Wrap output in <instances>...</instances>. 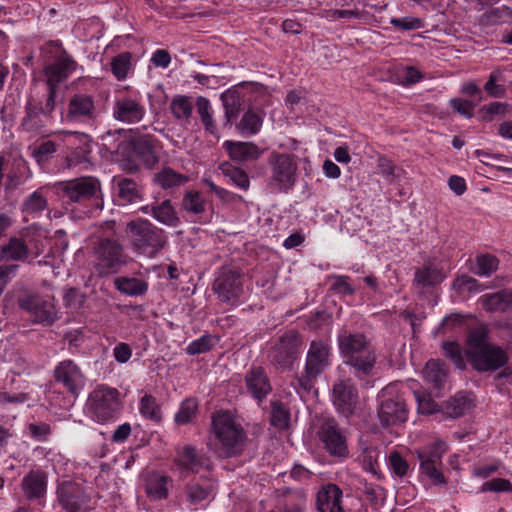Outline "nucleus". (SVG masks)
Returning <instances> with one entry per match:
<instances>
[{
  "instance_id": "72a5a7b5",
  "label": "nucleus",
  "mask_w": 512,
  "mask_h": 512,
  "mask_svg": "<svg viewBox=\"0 0 512 512\" xmlns=\"http://www.w3.org/2000/svg\"><path fill=\"white\" fill-rule=\"evenodd\" d=\"M153 181L163 189H171L186 183L188 177L176 172L170 167H165L154 174Z\"/></svg>"
},
{
  "instance_id": "473e14b6",
  "label": "nucleus",
  "mask_w": 512,
  "mask_h": 512,
  "mask_svg": "<svg viewBox=\"0 0 512 512\" xmlns=\"http://www.w3.org/2000/svg\"><path fill=\"white\" fill-rule=\"evenodd\" d=\"M169 478L159 473H152L146 479L145 492L153 500L164 499L168 495Z\"/></svg>"
},
{
  "instance_id": "4be33fe9",
  "label": "nucleus",
  "mask_w": 512,
  "mask_h": 512,
  "mask_svg": "<svg viewBox=\"0 0 512 512\" xmlns=\"http://www.w3.org/2000/svg\"><path fill=\"white\" fill-rule=\"evenodd\" d=\"M343 492L335 484L323 486L316 495V508L318 512H344L342 506Z\"/></svg>"
},
{
  "instance_id": "a18cd8bd",
  "label": "nucleus",
  "mask_w": 512,
  "mask_h": 512,
  "mask_svg": "<svg viewBox=\"0 0 512 512\" xmlns=\"http://www.w3.org/2000/svg\"><path fill=\"white\" fill-rule=\"evenodd\" d=\"M182 208L188 213L199 215L205 212L206 203L198 191H186L182 198Z\"/></svg>"
},
{
  "instance_id": "393cba45",
  "label": "nucleus",
  "mask_w": 512,
  "mask_h": 512,
  "mask_svg": "<svg viewBox=\"0 0 512 512\" xmlns=\"http://www.w3.org/2000/svg\"><path fill=\"white\" fill-rule=\"evenodd\" d=\"M223 147L233 161L240 163L256 161L262 154L253 142L225 141Z\"/></svg>"
},
{
  "instance_id": "c03bdc74",
  "label": "nucleus",
  "mask_w": 512,
  "mask_h": 512,
  "mask_svg": "<svg viewBox=\"0 0 512 512\" xmlns=\"http://www.w3.org/2000/svg\"><path fill=\"white\" fill-rule=\"evenodd\" d=\"M223 175L228 177L232 183H234L237 187L242 190H247L250 186V181L247 173L228 162H224L219 166Z\"/></svg>"
},
{
  "instance_id": "9b49d317",
  "label": "nucleus",
  "mask_w": 512,
  "mask_h": 512,
  "mask_svg": "<svg viewBox=\"0 0 512 512\" xmlns=\"http://www.w3.org/2000/svg\"><path fill=\"white\" fill-rule=\"evenodd\" d=\"M268 164L271 181L280 191L287 192L295 185L298 166L294 155L273 152L269 157Z\"/></svg>"
},
{
  "instance_id": "6e6d98bb",
  "label": "nucleus",
  "mask_w": 512,
  "mask_h": 512,
  "mask_svg": "<svg viewBox=\"0 0 512 512\" xmlns=\"http://www.w3.org/2000/svg\"><path fill=\"white\" fill-rule=\"evenodd\" d=\"M388 466L390 470L399 478L404 477L409 469L408 462L402 457V455L394 450L388 456Z\"/></svg>"
},
{
  "instance_id": "39448f33",
  "label": "nucleus",
  "mask_w": 512,
  "mask_h": 512,
  "mask_svg": "<svg viewBox=\"0 0 512 512\" xmlns=\"http://www.w3.org/2000/svg\"><path fill=\"white\" fill-rule=\"evenodd\" d=\"M331 350L327 341L313 340L307 351L304 371L301 376L295 378L293 385L306 392L310 391L316 379L330 366Z\"/></svg>"
},
{
  "instance_id": "864d4df0",
  "label": "nucleus",
  "mask_w": 512,
  "mask_h": 512,
  "mask_svg": "<svg viewBox=\"0 0 512 512\" xmlns=\"http://www.w3.org/2000/svg\"><path fill=\"white\" fill-rule=\"evenodd\" d=\"M444 354L446 357L451 359V361L455 364V366L464 370L466 368V360L463 355L461 346L456 342H444L443 345Z\"/></svg>"
},
{
  "instance_id": "cd10ccee",
  "label": "nucleus",
  "mask_w": 512,
  "mask_h": 512,
  "mask_svg": "<svg viewBox=\"0 0 512 512\" xmlns=\"http://www.w3.org/2000/svg\"><path fill=\"white\" fill-rule=\"evenodd\" d=\"M446 278L441 268L429 262L421 268H417L414 273L413 285L417 289L432 288L441 284Z\"/></svg>"
},
{
  "instance_id": "4468645a",
  "label": "nucleus",
  "mask_w": 512,
  "mask_h": 512,
  "mask_svg": "<svg viewBox=\"0 0 512 512\" xmlns=\"http://www.w3.org/2000/svg\"><path fill=\"white\" fill-rule=\"evenodd\" d=\"M213 290L223 302H236L243 292L242 274L240 270L222 267L214 281Z\"/></svg>"
},
{
  "instance_id": "09e8293b",
  "label": "nucleus",
  "mask_w": 512,
  "mask_h": 512,
  "mask_svg": "<svg viewBox=\"0 0 512 512\" xmlns=\"http://www.w3.org/2000/svg\"><path fill=\"white\" fill-rule=\"evenodd\" d=\"M139 412L140 414L151 421L160 422L161 421V410L155 397L149 394H145L139 404Z\"/></svg>"
},
{
  "instance_id": "4d7b16f0",
  "label": "nucleus",
  "mask_w": 512,
  "mask_h": 512,
  "mask_svg": "<svg viewBox=\"0 0 512 512\" xmlns=\"http://www.w3.org/2000/svg\"><path fill=\"white\" fill-rule=\"evenodd\" d=\"M479 287L478 281L466 274L457 276L452 283V288L459 294L478 291Z\"/></svg>"
},
{
  "instance_id": "2f4dec72",
  "label": "nucleus",
  "mask_w": 512,
  "mask_h": 512,
  "mask_svg": "<svg viewBox=\"0 0 512 512\" xmlns=\"http://www.w3.org/2000/svg\"><path fill=\"white\" fill-rule=\"evenodd\" d=\"M423 374L428 383L436 389H441L444 387L448 372L443 362L431 359L426 363Z\"/></svg>"
},
{
  "instance_id": "423d86ee",
  "label": "nucleus",
  "mask_w": 512,
  "mask_h": 512,
  "mask_svg": "<svg viewBox=\"0 0 512 512\" xmlns=\"http://www.w3.org/2000/svg\"><path fill=\"white\" fill-rule=\"evenodd\" d=\"M86 405L90 416L96 422L105 424L114 421L122 409L120 392L104 384L98 385L89 394Z\"/></svg>"
},
{
  "instance_id": "c756f323",
  "label": "nucleus",
  "mask_w": 512,
  "mask_h": 512,
  "mask_svg": "<svg viewBox=\"0 0 512 512\" xmlns=\"http://www.w3.org/2000/svg\"><path fill=\"white\" fill-rule=\"evenodd\" d=\"M117 191V197L121 204H132L141 200L143 188L135 180L121 177L114 179Z\"/></svg>"
},
{
  "instance_id": "13d9d810",
  "label": "nucleus",
  "mask_w": 512,
  "mask_h": 512,
  "mask_svg": "<svg viewBox=\"0 0 512 512\" xmlns=\"http://www.w3.org/2000/svg\"><path fill=\"white\" fill-rule=\"evenodd\" d=\"M214 346V339L211 335H203L192 341L187 347L186 352L189 355H198L210 351Z\"/></svg>"
},
{
  "instance_id": "bf43d9fd",
  "label": "nucleus",
  "mask_w": 512,
  "mask_h": 512,
  "mask_svg": "<svg viewBox=\"0 0 512 512\" xmlns=\"http://www.w3.org/2000/svg\"><path fill=\"white\" fill-rule=\"evenodd\" d=\"M485 17L491 25L505 23L512 19V10L507 6L497 7L486 13Z\"/></svg>"
},
{
  "instance_id": "79ce46f5",
  "label": "nucleus",
  "mask_w": 512,
  "mask_h": 512,
  "mask_svg": "<svg viewBox=\"0 0 512 512\" xmlns=\"http://www.w3.org/2000/svg\"><path fill=\"white\" fill-rule=\"evenodd\" d=\"M48 201L40 188L28 195L22 202L21 210L26 214H38L47 208Z\"/></svg>"
},
{
  "instance_id": "3c124183",
  "label": "nucleus",
  "mask_w": 512,
  "mask_h": 512,
  "mask_svg": "<svg viewBox=\"0 0 512 512\" xmlns=\"http://www.w3.org/2000/svg\"><path fill=\"white\" fill-rule=\"evenodd\" d=\"M132 55L130 52H122L113 57L111 61V71L117 80H124L131 68Z\"/></svg>"
},
{
  "instance_id": "f257e3e1",
  "label": "nucleus",
  "mask_w": 512,
  "mask_h": 512,
  "mask_svg": "<svg viewBox=\"0 0 512 512\" xmlns=\"http://www.w3.org/2000/svg\"><path fill=\"white\" fill-rule=\"evenodd\" d=\"M247 435L242 425L228 411L211 415L208 447L219 457L238 456L244 450Z\"/></svg>"
},
{
  "instance_id": "603ef678",
  "label": "nucleus",
  "mask_w": 512,
  "mask_h": 512,
  "mask_svg": "<svg viewBox=\"0 0 512 512\" xmlns=\"http://www.w3.org/2000/svg\"><path fill=\"white\" fill-rule=\"evenodd\" d=\"M134 150L147 166L151 167L158 162V157L154 151V146L149 140H137L134 144Z\"/></svg>"
},
{
  "instance_id": "b1692460",
  "label": "nucleus",
  "mask_w": 512,
  "mask_h": 512,
  "mask_svg": "<svg viewBox=\"0 0 512 512\" xmlns=\"http://www.w3.org/2000/svg\"><path fill=\"white\" fill-rule=\"evenodd\" d=\"M215 490V482L207 476H201L186 485L185 502L190 506H196L209 499Z\"/></svg>"
},
{
  "instance_id": "e2e57ef3",
  "label": "nucleus",
  "mask_w": 512,
  "mask_h": 512,
  "mask_svg": "<svg viewBox=\"0 0 512 512\" xmlns=\"http://www.w3.org/2000/svg\"><path fill=\"white\" fill-rule=\"evenodd\" d=\"M331 279L334 281L331 290L335 293L343 295H353L355 293V289L349 284L350 278L348 276L333 275Z\"/></svg>"
},
{
  "instance_id": "a19ab883",
  "label": "nucleus",
  "mask_w": 512,
  "mask_h": 512,
  "mask_svg": "<svg viewBox=\"0 0 512 512\" xmlns=\"http://www.w3.org/2000/svg\"><path fill=\"white\" fill-rule=\"evenodd\" d=\"M443 446V442L437 441L433 443V445L419 450L417 455L420 462V468L425 467L426 464L441 465V459L444 452L442 449Z\"/></svg>"
},
{
  "instance_id": "9d476101",
  "label": "nucleus",
  "mask_w": 512,
  "mask_h": 512,
  "mask_svg": "<svg viewBox=\"0 0 512 512\" xmlns=\"http://www.w3.org/2000/svg\"><path fill=\"white\" fill-rule=\"evenodd\" d=\"M301 337L296 331L280 336L268 351V360L278 371L292 368L301 348Z\"/></svg>"
},
{
  "instance_id": "37998d69",
  "label": "nucleus",
  "mask_w": 512,
  "mask_h": 512,
  "mask_svg": "<svg viewBox=\"0 0 512 512\" xmlns=\"http://www.w3.org/2000/svg\"><path fill=\"white\" fill-rule=\"evenodd\" d=\"M271 425L278 429H286L290 422V411L281 401H271Z\"/></svg>"
},
{
  "instance_id": "8fccbe9b",
  "label": "nucleus",
  "mask_w": 512,
  "mask_h": 512,
  "mask_svg": "<svg viewBox=\"0 0 512 512\" xmlns=\"http://www.w3.org/2000/svg\"><path fill=\"white\" fill-rule=\"evenodd\" d=\"M197 111L205 130L211 134L216 133V126L213 121V111L210 101L205 97H198L196 101Z\"/></svg>"
},
{
  "instance_id": "a878e982",
  "label": "nucleus",
  "mask_w": 512,
  "mask_h": 512,
  "mask_svg": "<svg viewBox=\"0 0 512 512\" xmlns=\"http://www.w3.org/2000/svg\"><path fill=\"white\" fill-rule=\"evenodd\" d=\"M21 488L28 500L43 498L47 489L46 474L41 470H31L23 477Z\"/></svg>"
},
{
  "instance_id": "1a4fd4ad",
  "label": "nucleus",
  "mask_w": 512,
  "mask_h": 512,
  "mask_svg": "<svg viewBox=\"0 0 512 512\" xmlns=\"http://www.w3.org/2000/svg\"><path fill=\"white\" fill-rule=\"evenodd\" d=\"M316 434L329 455L345 459L349 455L347 439L335 418L322 416L316 422Z\"/></svg>"
},
{
  "instance_id": "412c9836",
  "label": "nucleus",
  "mask_w": 512,
  "mask_h": 512,
  "mask_svg": "<svg viewBox=\"0 0 512 512\" xmlns=\"http://www.w3.org/2000/svg\"><path fill=\"white\" fill-rule=\"evenodd\" d=\"M247 392L258 402L263 401L272 391L267 373L261 366H253L245 375Z\"/></svg>"
},
{
  "instance_id": "6e6552de",
  "label": "nucleus",
  "mask_w": 512,
  "mask_h": 512,
  "mask_svg": "<svg viewBox=\"0 0 512 512\" xmlns=\"http://www.w3.org/2000/svg\"><path fill=\"white\" fill-rule=\"evenodd\" d=\"M94 256V268L99 276L115 274L126 264L124 247L116 239H99L94 246Z\"/></svg>"
},
{
  "instance_id": "f3484780",
  "label": "nucleus",
  "mask_w": 512,
  "mask_h": 512,
  "mask_svg": "<svg viewBox=\"0 0 512 512\" xmlns=\"http://www.w3.org/2000/svg\"><path fill=\"white\" fill-rule=\"evenodd\" d=\"M97 117L95 102L92 96L78 93L69 99L67 112L63 120L71 123H87Z\"/></svg>"
},
{
  "instance_id": "a211bd4d",
  "label": "nucleus",
  "mask_w": 512,
  "mask_h": 512,
  "mask_svg": "<svg viewBox=\"0 0 512 512\" xmlns=\"http://www.w3.org/2000/svg\"><path fill=\"white\" fill-rule=\"evenodd\" d=\"M54 378L74 397H77L85 386L84 374L78 365L69 359L57 364L54 369Z\"/></svg>"
},
{
  "instance_id": "f03ea898",
  "label": "nucleus",
  "mask_w": 512,
  "mask_h": 512,
  "mask_svg": "<svg viewBox=\"0 0 512 512\" xmlns=\"http://www.w3.org/2000/svg\"><path fill=\"white\" fill-rule=\"evenodd\" d=\"M337 343L343 363L359 380L372 375L377 356L371 341L363 333L343 328L338 332Z\"/></svg>"
},
{
  "instance_id": "c85d7f7f",
  "label": "nucleus",
  "mask_w": 512,
  "mask_h": 512,
  "mask_svg": "<svg viewBox=\"0 0 512 512\" xmlns=\"http://www.w3.org/2000/svg\"><path fill=\"white\" fill-rule=\"evenodd\" d=\"M30 248L20 237H10L8 242L0 247V260L6 262H28Z\"/></svg>"
},
{
  "instance_id": "49530a36",
  "label": "nucleus",
  "mask_w": 512,
  "mask_h": 512,
  "mask_svg": "<svg viewBox=\"0 0 512 512\" xmlns=\"http://www.w3.org/2000/svg\"><path fill=\"white\" fill-rule=\"evenodd\" d=\"M377 167L380 174L389 182L394 183L395 181L402 178L404 170L395 165L392 160L385 156H380L377 159Z\"/></svg>"
},
{
  "instance_id": "bb28decb",
  "label": "nucleus",
  "mask_w": 512,
  "mask_h": 512,
  "mask_svg": "<svg viewBox=\"0 0 512 512\" xmlns=\"http://www.w3.org/2000/svg\"><path fill=\"white\" fill-rule=\"evenodd\" d=\"M177 465L186 472L198 473L203 469L210 468L209 458L199 454L192 446H185L178 454Z\"/></svg>"
},
{
  "instance_id": "ea45409f",
  "label": "nucleus",
  "mask_w": 512,
  "mask_h": 512,
  "mask_svg": "<svg viewBox=\"0 0 512 512\" xmlns=\"http://www.w3.org/2000/svg\"><path fill=\"white\" fill-rule=\"evenodd\" d=\"M221 101L225 110L226 123L234 121L241 109V98L238 91L227 90L221 94Z\"/></svg>"
},
{
  "instance_id": "6ab92c4d",
  "label": "nucleus",
  "mask_w": 512,
  "mask_h": 512,
  "mask_svg": "<svg viewBox=\"0 0 512 512\" xmlns=\"http://www.w3.org/2000/svg\"><path fill=\"white\" fill-rule=\"evenodd\" d=\"M57 500L66 512H81L89 502V497L80 484L65 481L58 485Z\"/></svg>"
},
{
  "instance_id": "f704fd0d",
  "label": "nucleus",
  "mask_w": 512,
  "mask_h": 512,
  "mask_svg": "<svg viewBox=\"0 0 512 512\" xmlns=\"http://www.w3.org/2000/svg\"><path fill=\"white\" fill-rule=\"evenodd\" d=\"M262 123V115L253 109H249L243 114L236 127L242 135L249 136L257 134L262 127Z\"/></svg>"
},
{
  "instance_id": "5701e85b",
  "label": "nucleus",
  "mask_w": 512,
  "mask_h": 512,
  "mask_svg": "<svg viewBox=\"0 0 512 512\" xmlns=\"http://www.w3.org/2000/svg\"><path fill=\"white\" fill-rule=\"evenodd\" d=\"M144 214L152 216L158 223L176 227L180 224V218L169 199L163 200L161 203L154 202L140 208Z\"/></svg>"
},
{
  "instance_id": "69168bd1",
  "label": "nucleus",
  "mask_w": 512,
  "mask_h": 512,
  "mask_svg": "<svg viewBox=\"0 0 512 512\" xmlns=\"http://www.w3.org/2000/svg\"><path fill=\"white\" fill-rule=\"evenodd\" d=\"M512 490L511 483L507 479L494 478L483 483L481 492H507Z\"/></svg>"
},
{
  "instance_id": "5fc2aeb1",
  "label": "nucleus",
  "mask_w": 512,
  "mask_h": 512,
  "mask_svg": "<svg viewBox=\"0 0 512 512\" xmlns=\"http://www.w3.org/2000/svg\"><path fill=\"white\" fill-rule=\"evenodd\" d=\"M197 402L193 399H187L182 402L178 412L175 414V422L180 425L192 421L197 412Z\"/></svg>"
},
{
  "instance_id": "aec40b11",
  "label": "nucleus",
  "mask_w": 512,
  "mask_h": 512,
  "mask_svg": "<svg viewBox=\"0 0 512 512\" xmlns=\"http://www.w3.org/2000/svg\"><path fill=\"white\" fill-rule=\"evenodd\" d=\"M332 402L337 412L348 418L354 414L358 392L350 380H338L332 388Z\"/></svg>"
},
{
  "instance_id": "052dcab7",
  "label": "nucleus",
  "mask_w": 512,
  "mask_h": 512,
  "mask_svg": "<svg viewBox=\"0 0 512 512\" xmlns=\"http://www.w3.org/2000/svg\"><path fill=\"white\" fill-rule=\"evenodd\" d=\"M56 152V144L51 140L44 141L33 150V157L38 163L48 161Z\"/></svg>"
},
{
  "instance_id": "0eeeda50",
  "label": "nucleus",
  "mask_w": 512,
  "mask_h": 512,
  "mask_svg": "<svg viewBox=\"0 0 512 512\" xmlns=\"http://www.w3.org/2000/svg\"><path fill=\"white\" fill-rule=\"evenodd\" d=\"M377 416L383 427L395 426L406 422L408 408L406 401L396 386L389 385L378 394Z\"/></svg>"
},
{
  "instance_id": "338daca9",
  "label": "nucleus",
  "mask_w": 512,
  "mask_h": 512,
  "mask_svg": "<svg viewBox=\"0 0 512 512\" xmlns=\"http://www.w3.org/2000/svg\"><path fill=\"white\" fill-rule=\"evenodd\" d=\"M439 466L440 465L426 464L425 467H422L420 469L421 473L428 477L434 485L444 486L446 485L447 481L442 472L439 470Z\"/></svg>"
},
{
  "instance_id": "f8f14e48",
  "label": "nucleus",
  "mask_w": 512,
  "mask_h": 512,
  "mask_svg": "<svg viewBox=\"0 0 512 512\" xmlns=\"http://www.w3.org/2000/svg\"><path fill=\"white\" fill-rule=\"evenodd\" d=\"M58 189L69 203H85L101 194L100 181L90 176L58 183Z\"/></svg>"
},
{
  "instance_id": "dca6fc26",
  "label": "nucleus",
  "mask_w": 512,
  "mask_h": 512,
  "mask_svg": "<svg viewBox=\"0 0 512 512\" xmlns=\"http://www.w3.org/2000/svg\"><path fill=\"white\" fill-rule=\"evenodd\" d=\"M145 114L141 96L118 95L112 105V117L124 124L139 123Z\"/></svg>"
},
{
  "instance_id": "e433bc0d",
  "label": "nucleus",
  "mask_w": 512,
  "mask_h": 512,
  "mask_svg": "<svg viewBox=\"0 0 512 512\" xmlns=\"http://www.w3.org/2000/svg\"><path fill=\"white\" fill-rule=\"evenodd\" d=\"M42 113L38 110V103L29 100L25 107V116L22 119L21 127L27 132H36L44 126L41 120Z\"/></svg>"
},
{
  "instance_id": "7c9ffc66",
  "label": "nucleus",
  "mask_w": 512,
  "mask_h": 512,
  "mask_svg": "<svg viewBox=\"0 0 512 512\" xmlns=\"http://www.w3.org/2000/svg\"><path fill=\"white\" fill-rule=\"evenodd\" d=\"M483 307L490 312H506L512 309V291L504 289L481 297Z\"/></svg>"
},
{
  "instance_id": "ddd939ff",
  "label": "nucleus",
  "mask_w": 512,
  "mask_h": 512,
  "mask_svg": "<svg viewBox=\"0 0 512 512\" xmlns=\"http://www.w3.org/2000/svg\"><path fill=\"white\" fill-rule=\"evenodd\" d=\"M50 45L59 50V54L56 55L52 63L45 65L44 76L48 87L58 88V85L66 81L71 73L75 71L77 63L62 48L59 41H53Z\"/></svg>"
},
{
  "instance_id": "de8ad7c7",
  "label": "nucleus",
  "mask_w": 512,
  "mask_h": 512,
  "mask_svg": "<svg viewBox=\"0 0 512 512\" xmlns=\"http://www.w3.org/2000/svg\"><path fill=\"white\" fill-rule=\"evenodd\" d=\"M170 109L176 119L188 121L191 117L193 106L189 97L178 95L172 99Z\"/></svg>"
},
{
  "instance_id": "c9c22d12",
  "label": "nucleus",
  "mask_w": 512,
  "mask_h": 512,
  "mask_svg": "<svg viewBox=\"0 0 512 512\" xmlns=\"http://www.w3.org/2000/svg\"><path fill=\"white\" fill-rule=\"evenodd\" d=\"M472 400L465 393H457L445 404V413L451 418L463 416L472 408Z\"/></svg>"
},
{
  "instance_id": "20e7f679",
  "label": "nucleus",
  "mask_w": 512,
  "mask_h": 512,
  "mask_svg": "<svg viewBox=\"0 0 512 512\" xmlns=\"http://www.w3.org/2000/svg\"><path fill=\"white\" fill-rule=\"evenodd\" d=\"M124 237L135 254L147 258L156 257L168 243L165 231L144 218L128 221Z\"/></svg>"
},
{
  "instance_id": "0e129e2a",
  "label": "nucleus",
  "mask_w": 512,
  "mask_h": 512,
  "mask_svg": "<svg viewBox=\"0 0 512 512\" xmlns=\"http://www.w3.org/2000/svg\"><path fill=\"white\" fill-rule=\"evenodd\" d=\"M390 24L405 31L416 30L423 27V21L417 17L392 18Z\"/></svg>"
},
{
  "instance_id": "58836bf2",
  "label": "nucleus",
  "mask_w": 512,
  "mask_h": 512,
  "mask_svg": "<svg viewBox=\"0 0 512 512\" xmlns=\"http://www.w3.org/2000/svg\"><path fill=\"white\" fill-rule=\"evenodd\" d=\"M499 259L490 253L479 254L475 258V267L472 272L482 277H490L499 266Z\"/></svg>"
},
{
  "instance_id": "774afa93",
  "label": "nucleus",
  "mask_w": 512,
  "mask_h": 512,
  "mask_svg": "<svg viewBox=\"0 0 512 512\" xmlns=\"http://www.w3.org/2000/svg\"><path fill=\"white\" fill-rule=\"evenodd\" d=\"M450 105L457 113L470 119L473 116L471 110L476 106V103L461 98H452L450 99Z\"/></svg>"
},
{
  "instance_id": "2eb2a0df",
  "label": "nucleus",
  "mask_w": 512,
  "mask_h": 512,
  "mask_svg": "<svg viewBox=\"0 0 512 512\" xmlns=\"http://www.w3.org/2000/svg\"><path fill=\"white\" fill-rule=\"evenodd\" d=\"M19 307L30 314L34 323L51 325L57 320V311L52 300L39 294H27L18 301Z\"/></svg>"
},
{
  "instance_id": "680f3d73",
  "label": "nucleus",
  "mask_w": 512,
  "mask_h": 512,
  "mask_svg": "<svg viewBox=\"0 0 512 512\" xmlns=\"http://www.w3.org/2000/svg\"><path fill=\"white\" fill-rule=\"evenodd\" d=\"M28 430L31 437L40 442L47 441L52 433L50 425L44 422L30 423Z\"/></svg>"
},
{
  "instance_id": "4c0bfd02",
  "label": "nucleus",
  "mask_w": 512,
  "mask_h": 512,
  "mask_svg": "<svg viewBox=\"0 0 512 512\" xmlns=\"http://www.w3.org/2000/svg\"><path fill=\"white\" fill-rule=\"evenodd\" d=\"M115 287L121 293L129 296H141L148 290L147 283L138 278L119 277L115 279Z\"/></svg>"
},
{
  "instance_id": "7ed1b4c3",
  "label": "nucleus",
  "mask_w": 512,
  "mask_h": 512,
  "mask_svg": "<svg viewBox=\"0 0 512 512\" xmlns=\"http://www.w3.org/2000/svg\"><path fill=\"white\" fill-rule=\"evenodd\" d=\"M465 355L472 368L480 373L499 370L509 361L507 352L490 342L484 327L475 328L469 333Z\"/></svg>"
}]
</instances>
